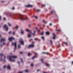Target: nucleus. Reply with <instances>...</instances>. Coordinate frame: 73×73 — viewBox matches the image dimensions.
I'll return each mask as SVG.
<instances>
[{
	"label": "nucleus",
	"instance_id": "obj_15",
	"mask_svg": "<svg viewBox=\"0 0 73 73\" xmlns=\"http://www.w3.org/2000/svg\"><path fill=\"white\" fill-rule=\"evenodd\" d=\"M34 46H29L28 47V48H32L34 47Z\"/></svg>",
	"mask_w": 73,
	"mask_h": 73
},
{
	"label": "nucleus",
	"instance_id": "obj_34",
	"mask_svg": "<svg viewBox=\"0 0 73 73\" xmlns=\"http://www.w3.org/2000/svg\"><path fill=\"white\" fill-rule=\"evenodd\" d=\"M17 48V46H15V48L14 49V50H16V49Z\"/></svg>",
	"mask_w": 73,
	"mask_h": 73
},
{
	"label": "nucleus",
	"instance_id": "obj_31",
	"mask_svg": "<svg viewBox=\"0 0 73 73\" xmlns=\"http://www.w3.org/2000/svg\"><path fill=\"white\" fill-rule=\"evenodd\" d=\"M15 35V32H13V36H14V35Z\"/></svg>",
	"mask_w": 73,
	"mask_h": 73
},
{
	"label": "nucleus",
	"instance_id": "obj_57",
	"mask_svg": "<svg viewBox=\"0 0 73 73\" xmlns=\"http://www.w3.org/2000/svg\"><path fill=\"white\" fill-rule=\"evenodd\" d=\"M12 9H13V10L15 9V8H14V7H13V8Z\"/></svg>",
	"mask_w": 73,
	"mask_h": 73
},
{
	"label": "nucleus",
	"instance_id": "obj_52",
	"mask_svg": "<svg viewBox=\"0 0 73 73\" xmlns=\"http://www.w3.org/2000/svg\"><path fill=\"white\" fill-rule=\"evenodd\" d=\"M50 41L51 42V43H52V41L51 40H50Z\"/></svg>",
	"mask_w": 73,
	"mask_h": 73
},
{
	"label": "nucleus",
	"instance_id": "obj_59",
	"mask_svg": "<svg viewBox=\"0 0 73 73\" xmlns=\"http://www.w3.org/2000/svg\"><path fill=\"white\" fill-rule=\"evenodd\" d=\"M38 25V27H40V25H39V24H38V25Z\"/></svg>",
	"mask_w": 73,
	"mask_h": 73
},
{
	"label": "nucleus",
	"instance_id": "obj_33",
	"mask_svg": "<svg viewBox=\"0 0 73 73\" xmlns=\"http://www.w3.org/2000/svg\"><path fill=\"white\" fill-rule=\"evenodd\" d=\"M31 66H33V63H32L31 64Z\"/></svg>",
	"mask_w": 73,
	"mask_h": 73
},
{
	"label": "nucleus",
	"instance_id": "obj_10",
	"mask_svg": "<svg viewBox=\"0 0 73 73\" xmlns=\"http://www.w3.org/2000/svg\"><path fill=\"white\" fill-rule=\"evenodd\" d=\"M17 44V43H16V42H13L12 43V45L13 46H16Z\"/></svg>",
	"mask_w": 73,
	"mask_h": 73
},
{
	"label": "nucleus",
	"instance_id": "obj_1",
	"mask_svg": "<svg viewBox=\"0 0 73 73\" xmlns=\"http://www.w3.org/2000/svg\"><path fill=\"white\" fill-rule=\"evenodd\" d=\"M17 58V56H9V60L11 61H13V62H15V60L14 59H13L12 58Z\"/></svg>",
	"mask_w": 73,
	"mask_h": 73
},
{
	"label": "nucleus",
	"instance_id": "obj_32",
	"mask_svg": "<svg viewBox=\"0 0 73 73\" xmlns=\"http://www.w3.org/2000/svg\"><path fill=\"white\" fill-rule=\"evenodd\" d=\"M56 31H58V32H60V29L56 30Z\"/></svg>",
	"mask_w": 73,
	"mask_h": 73
},
{
	"label": "nucleus",
	"instance_id": "obj_58",
	"mask_svg": "<svg viewBox=\"0 0 73 73\" xmlns=\"http://www.w3.org/2000/svg\"><path fill=\"white\" fill-rule=\"evenodd\" d=\"M43 27H45V25H43Z\"/></svg>",
	"mask_w": 73,
	"mask_h": 73
},
{
	"label": "nucleus",
	"instance_id": "obj_45",
	"mask_svg": "<svg viewBox=\"0 0 73 73\" xmlns=\"http://www.w3.org/2000/svg\"><path fill=\"white\" fill-rule=\"evenodd\" d=\"M20 46H18V48H19V49H20Z\"/></svg>",
	"mask_w": 73,
	"mask_h": 73
},
{
	"label": "nucleus",
	"instance_id": "obj_30",
	"mask_svg": "<svg viewBox=\"0 0 73 73\" xmlns=\"http://www.w3.org/2000/svg\"><path fill=\"white\" fill-rule=\"evenodd\" d=\"M41 35H44V32H42V33H41Z\"/></svg>",
	"mask_w": 73,
	"mask_h": 73
},
{
	"label": "nucleus",
	"instance_id": "obj_53",
	"mask_svg": "<svg viewBox=\"0 0 73 73\" xmlns=\"http://www.w3.org/2000/svg\"><path fill=\"white\" fill-rule=\"evenodd\" d=\"M4 19V20H5V19H6L5 18H4V19Z\"/></svg>",
	"mask_w": 73,
	"mask_h": 73
},
{
	"label": "nucleus",
	"instance_id": "obj_26",
	"mask_svg": "<svg viewBox=\"0 0 73 73\" xmlns=\"http://www.w3.org/2000/svg\"><path fill=\"white\" fill-rule=\"evenodd\" d=\"M31 37V35H28V37H29V38H30Z\"/></svg>",
	"mask_w": 73,
	"mask_h": 73
},
{
	"label": "nucleus",
	"instance_id": "obj_13",
	"mask_svg": "<svg viewBox=\"0 0 73 73\" xmlns=\"http://www.w3.org/2000/svg\"><path fill=\"white\" fill-rule=\"evenodd\" d=\"M45 33L47 35H50V33L48 31H47Z\"/></svg>",
	"mask_w": 73,
	"mask_h": 73
},
{
	"label": "nucleus",
	"instance_id": "obj_19",
	"mask_svg": "<svg viewBox=\"0 0 73 73\" xmlns=\"http://www.w3.org/2000/svg\"><path fill=\"white\" fill-rule=\"evenodd\" d=\"M7 68L9 69H11V67L10 66H7Z\"/></svg>",
	"mask_w": 73,
	"mask_h": 73
},
{
	"label": "nucleus",
	"instance_id": "obj_25",
	"mask_svg": "<svg viewBox=\"0 0 73 73\" xmlns=\"http://www.w3.org/2000/svg\"><path fill=\"white\" fill-rule=\"evenodd\" d=\"M3 56H4V55L2 54H0V56H1V57Z\"/></svg>",
	"mask_w": 73,
	"mask_h": 73
},
{
	"label": "nucleus",
	"instance_id": "obj_40",
	"mask_svg": "<svg viewBox=\"0 0 73 73\" xmlns=\"http://www.w3.org/2000/svg\"><path fill=\"white\" fill-rule=\"evenodd\" d=\"M53 12H54V11H51V13H53Z\"/></svg>",
	"mask_w": 73,
	"mask_h": 73
},
{
	"label": "nucleus",
	"instance_id": "obj_37",
	"mask_svg": "<svg viewBox=\"0 0 73 73\" xmlns=\"http://www.w3.org/2000/svg\"><path fill=\"white\" fill-rule=\"evenodd\" d=\"M38 39H37V38H35V40H36V41H37V40Z\"/></svg>",
	"mask_w": 73,
	"mask_h": 73
},
{
	"label": "nucleus",
	"instance_id": "obj_51",
	"mask_svg": "<svg viewBox=\"0 0 73 73\" xmlns=\"http://www.w3.org/2000/svg\"><path fill=\"white\" fill-rule=\"evenodd\" d=\"M50 25H52V23H50L49 24Z\"/></svg>",
	"mask_w": 73,
	"mask_h": 73
},
{
	"label": "nucleus",
	"instance_id": "obj_44",
	"mask_svg": "<svg viewBox=\"0 0 73 73\" xmlns=\"http://www.w3.org/2000/svg\"><path fill=\"white\" fill-rule=\"evenodd\" d=\"M5 42H3V45H5Z\"/></svg>",
	"mask_w": 73,
	"mask_h": 73
},
{
	"label": "nucleus",
	"instance_id": "obj_3",
	"mask_svg": "<svg viewBox=\"0 0 73 73\" xmlns=\"http://www.w3.org/2000/svg\"><path fill=\"white\" fill-rule=\"evenodd\" d=\"M26 31L27 32H30V33L31 34H32V35H33V36H35L36 35V31H34V33H32V32L29 29H27L26 30Z\"/></svg>",
	"mask_w": 73,
	"mask_h": 73
},
{
	"label": "nucleus",
	"instance_id": "obj_23",
	"mask_svg": "<svg viewBox=\"0 0 73 73\" xmlns=\"http://www.w3.org/2000/svg\"><path fill=\"white\" fill-rule=\"evenodd\" d=\"M8 25H9L10 27H11V23H8Z\"/></svg>",
	"mask_w": 73,
	"mask_h": 73
},
{
	"label": "nucleus",
	"instance_id": "obj_27",
	"mask_svg": "<svg viewBox=\"0 0 73 73\" xmlns=\"http://www.w3.org/2000/svg\"><path fill=\"white\" fill-rule=\"evenodd\" d=\"M30 55H31V53H30V52H29L28 53V56H30Z\"/></svg>",
	"mask_w": 73,
	"mask_h": 73
},
{
	"label": "nucleus",
	"instance_id": "obj_36",
	"mask_svg": "<svg viewBox=\"0 0 73 73\" xmlns=\"http://www.w3.org/2000/svg\"><path fill=\"white\" fill-rule=\"evenodd\" d=\"M3 68H6V66L5 65L4 66H3Z\"/></svg>",
	"mask_w": 73,
	"mask_h": 73
},
{
	"label": "nucleus",
	"instance_id": "obj_18",
	"mask_svg": "<svg viewBox=\"0 0 73 73\" xmlns=\"http://www.w3.org/2000/svg\"><path fill=\"white\" fill-rule=\"evenodd\" d=\"M63 43L64 44H65V45H68V42H64Z\"/></svg>",
	"mask_w": 73,
	"mask_h": 73
},
{
	"label": "nucleus",
	"instance_id": "obj_7",
	"mask_svg": "<svg viewBox=\"0 0 73 73\" xmlns=\"http://www.w3.org/2000/svg\"><path fill=\"white\" fill-rule=\"evenodd\" d=\"M34 53L35 54V56H34L32 57V60H33V59H35V58H36V55H37V53H36V52H34Z\"/></svg>",
	"mask_w": 73,
	"mask_h": 73
},
{
	"label": "nucleus",
	"instance_id": "obj_62",
	"mask_svg": "<svg viewBox=\"0 0 73 73\" xmlns=\"http://www.w3.org/2000/svg\"><path fill=\"white\" fill-rule=\"evenodd\" d=\"M35 28L36 29H37V27H35Z\"/></svg>",
	"mask_w": 73,
	"mask_h": 73
},
{
	"label": "nucleus",
	"instance_id": "obj_49",
	"mask_svg": "<svg viewBox=\"0 0 73 73\" xmlns=\"http://www.w3.org/2000/svg\"><path fill=\"white\" fill-rule=\"evenodd\" d=\"M23 52H20V54H23Z\"/></svg>",
	"mask_w": 73,
	"mask_h": 73
},
{
	"label": "nucleus",
	"instance_id": "obj_8",
	"mask_svg": "<svg viewBox=\"0 0 73 73\" xmlns=\"http://www.w3.org/2000/svg\"><path fill=\"white\" fill-rule=\"evenodd\" d=\"M19 42L21 45H24V42L23 40H19Z\"/></svg>",
	"mask_w": 73,
	"mask_h": 73
},
{
	"label": "nucleus",
	"instance_id": "obj_48",
	"mask_svg": "<svg viewBox=\"0 0 73 73\" xmlns=\"http://www.w3.org/2000/svg\"><path fill=\"white\" fill-rule=\"evenodd\" d=\"M38 11H41V10H40L39 9H37Z\"/></svg>",
	"mask_w": 73,
	"mask_h": 73
},
{
	"label": "nucleus",
	"instance_id": "obj_39",
	"mask_svg": "<svg viewBox=\"0 0 73 73\" xmlns=\"http://www.w3.org/2000/svg\"><path fill=\"white\" fill-rule=\"evenodd\" d=\"M37 31L38 32H40V30H37Z\"/></svg>",
	"mask_w": 73,
	"mask_h": 73
},
{
	"label": "nucleus",
	"instance_id": "obj_21",
	"mask_svg": "<svg viewBox=\"0 0 73 73\" xmlns=\"http://www.w3.org/2000/svg\"><path fill=\"white\" fill-rule=\"evenodd\" d=\"M43 23H44V24H46V23H47V22L45 21L44 20H43Z\"/></svg>",
	"mask_w": 73,
	"mask_h": 73
},
{
	"label": "nucleus",
	"instance_id": "obj_11",
	"mask_svg": "<svg viewBox=\"0 0 73 73\" xmlns=\"http://www.w3.org/2000/svg\"><path fill=\"white\" fill-rule=\"evenodd\" d=\"M5 41V39L2 38L1 40V42H2L3 41Z\"/></svg>",
	"mask_w": 73,
	"mask_h": 73
},
{
	"label": "nucleus",
	"instance_id": "obj_28",
	"mask_svg": "<svg viewBox=\"0 0 73 73\" xmlns=\"http://www.w3.org/2000/svg\"><path fill=\"white\" fill-rule=\"evenodd\" d=\"M41 61L42 63H44V62H43V59L42 58L41 59Z\"/></svg>",
	"mask_w": 73,
	"mask_h": 73
},
{
	"label": "nucleus",
	"instance_id": "obj_56",
	"mask_svg": "<svg viewBox=\"0 0 73 73\" xmlns=\"http://www.w3.org/2000/svg\"><path fill=\"white\" fill-rule=\"evenodd\" d=\"M25 11H24L23 12V13H25Z\"/></svg>",
	"mask_w": 73,
	"mask_h": 73
},
{
	"label": "nucleus",
	"instance_id": "obj_64",
	"mask_svg": "<svg viewBox=\"0 0 73 73\" xmlns=\"http://www.w3.org/2000/svg\"><path fill=\"white\" fill-rule=\"evenodd\" d=\"M72 64H73V61L72 62Z\"/></svg>",
	"mask_w": 73,
	"mask_h": 73
},
{
	"label": "nucleus",
	"instance_id": "obj_61",
	"mask_svg": "<svg viewBox=\"0 0 73 73\" xmlns=\"http://www.w3.org/2000/svg\"><path fill=\"white\" fill-rule=\"evenodd\" d=\"M31 25H29V27H31Z\"/></svg>",
	"mask_w": 73,
	"mask_h": 73
},
{
	"label": "nucleus",
	"instance_id": "obj_24",
	"mask_svg": "<svg viewBox=\"0 0 73 73\" xmlns=\"http://www.w3.org/2000/svg\"><path fill=\"white\" fill-rule=\"evenodd\" d=\"M41 38H42V39H43V40H44V39H45V38H44V37L43 36H42L41 37Z\"/></svg>",
	"mask_w": 73,
	"mask_h": 73
},
{
	"label": "nucleus",
	"instance_id": "obj_14",
	"mask_svg": "<svg viewBox=\"0 0 73 73\" xmlns=\"http://www.w3.org/2000/svg\"><path fill=\"white\" fill-rule=\"evenodd\" d=\"M44 64L46 66H49V64H48L46 62L44 63Z\"/></svg>",
	"mask_w": 73,
	"mask_h": 73
},
{
	"label": "nucleus",
	"instance_id": "obj_38",
	"mask_svg": "<svg viewBox=\"0 0 73 73\" xmlns=\"http://www.w3.org/2000/svg\"><path fill=\"white\" fill-rule=\"evenodd\" d=\"M45 54H48L49 53L48 52H45Z\"/></svg>",
	"mask_w": 73,
	"mask_h": 73
},
{
	"label": "nucleus",
	"instance_id": "obj_35",
	"mask_svg": "<svg viewBox=\"0 0 73 73\" xmlns=\"http://www.w3.org/2000/svg\"><path fill=\"white\" fill-rule=\"evenodd\" d=\"M42 7H45V5H42Z\"/></svg>",
	"mask_w": 73,
	"mask_h": 73
},
{
	"label": "nucleus",
	"instance_id": "obj_54",
	"mask_svg": "<svg viewBox=\"0 0 73 73\" xmlns=\"http://www.w3.org/2000/svg\"><path fill=\"white\" fill-rule=\"evenodd\" d=\"M18 73H23L22 72H21V71L19 72Z\"/></svg>",
	"mask_w": 73,
	"mask_h": 73
},
{
	"label": "nucleus",
	"instance_id": "obj_17",
	"mask_svg": "<svg viewBox=\"0 0 73 73\" xmlns=\"http://www.w3.org/2000/svg\"><path fill=\"white\" fill-rule=\"evenodd\" d=\"M18 28H19V26H18V25H17L15 27V28L17 29H18Z\"/></svg>",
	"mask_w": 73,
	"mask_h": 73
},
{
	"label": "nucleus",
	"instance_id": "obj_2",
	"mask_svg": "<svg viewBox=\"0 0 73 73\" xmlns=\"http://www.w3.org/2000/svg\"><path fill=\"white\" fill-rule=\"evenodd\" d=\"M19 19H20L21 20L23 21L24 20H28V17H27L26 18H24L22 15H20L19 16Z\"/></svg>",
	"mask_w": 73,
	"mask_h": 73
},
{
	"label": "nucleus",
	"instance_id": "obj_22",
	"mask_svg": "<svg viewBox=\"0 0 73 73\" xmlns=\"http://www.w3.org/2000/svg\"><path fill=\"white\" fill-rule=\"evenodd\" d=\"M21 62H22V63H23L24 62H23V59L21 58Z\"/></svg>",
	"mask_w": 73,
	"mask_h": 73
},
{
	"label": "nucleus",
	"instance_id": "obj_6",
	"mask_svg": "<svg viewBox=\"0 0 73 73\" xmlns=\"http://www.w3.org/2000/svg\"><path fill=\"white\" fill-rule=\"evenodd\" d=\"M13 40H15V38L13 37H9V40L10 41H12Z\"/></svg>",
	"mask_w": 73,
	"mask_h": 73
},
{
	"label": "nucleus",
	"instance_id": "obj_55",
	"mask_svg": "<svg viewBox=\"0 0 73 73\" xmlns=\"http://www.w3.org/2000/svg\"><path fill=\"white\" fill-rule=\"evenodd\" d=\"M39 70H40V69H38L37 70V72H38L39 71Z\"/></svg>",
	"mask_w": 73,
	"mask_h": 73
},
{
	"label": "nucleus",
	"instance_id": "obj_63",
	"mask_svg": "<svg viewBox=\"0 0 73 73\" xmlns=\"http://www.w3.org/2000/svg\"><path fill=\"white\" fill-rule=\"evenodd\" d=\"M1 19V16H0V20Z\"/></svg>",
	"mask_w": 73,
	"mask_h": 73
},
{
	"label": "nucleus",
	"instance_id": "obj_50",
	"mask_svg": "<svg viewBox=\"0 0 73 73\" xmlns=\"http://www.w3.org/2000/svg\"><path fill=\"white\" fill-rule=\"evenodd\" d=\"M0 60H1V61H2V58H0Z\"/></svg>",
	"mask_w": 73,
	"mask_h": 73
},
{
	"label": "nucleus",
	"instance_id": "obj_43",
	"mask_svg": "<svg viewBox=\"0 0 73 73\" xmlns=\"http://www.w3.org/2000/svg\"><path fill=\"white\" fill-rule=\"evenodd\" d=\"M29 46H34V45L33 44H31V45H29Z\"/></svg>",
	"mask_w": 73,
	"mask_h": 73
},
{
	"label": "nucleus",
	"instance_id": "obj_9",
	"mask_svg": "<svg viewBox=\"0 0 73 73\" xmlns=\"http://www.w3.org/2000/svg\"><path fill=\"white\" fill-rule=\"evenodd\" d=\"M25 7H31V8H32V7H33V5H26Z\"/></svg>",
	"mask_w": 73,
	"mask_h": 73
},
{
	"label": "nucleus",
	"instance_id": "obj_60",
	"mask_svg": "<svg viewBox=\"0 0 73 73\" xmlns=\"http://www.w3.org/2000/svg\"><path fill=\"white\" fill-rule=\"evenodd\" d=\"M1 3H3V2H4V1H1Z\"/></svg>",
	"mask_w": 73,
	"mask_h": 73
},
{
	"label": "nucleus",
	"instance_id": "obj_41",
	"mask_svg": "<svg viewBox=\"0 0 73 73\" xmlns=\"http://www.w3.org/2000/svg\"><path fill=\"white\" fill-rule=\"evenodd\" d=\"M42 54H45V52H42Z\"/></svg>",
	"mask_w": 73,
	"mask_h": 73
},
{
	"label": "nucleus",
	"instance_id": "obj_4",
	"mask_svg": "<svg viewBox=\"0 0 73 73\" xmlns=\"http://www.w3.org/2000/svg\"><path fill=\"white\" fill-rule=\"evenodd\" d=\"M6 15L7 16H10V17H13V14L10 13H7Z\"/></svg>",
	"mask_w": 73,
	"mask_h": 73
},
{
	"label": "nucleus",
	"instance_id": "obj_29",
	"mask_svg": "<svg viewBox=\"0 0 73 73\" xmlns=\"http://www.w3.org/2000/svg\"><path fill=\"white\" fill-rule=\"evenodd\" d=\"M35 18L36 19H38V18L37 17V16H34Z\"/></svg>",
	"mask_w": 73,
	"mask_h": 73
},
{
	"label": "nucleus",
	"instance_id": "obj_20",
	"mask_svg": "<svg viewBox=\"0 0 73 73\" xmlns=\"http://www.w3.org/2000/svg\"><path fill=\"white\" fill-rule=\"evenodd\" d=\"M25 72H26V73H28L29 72V70H25Z\"/></svg>",
	"mask_w": 73,
	"mask_h": 73
},
{
	"label": "nucleus",
	"instance_id": "obj_42",
	"mask_svg": "<svg viewBox=\"0 0 73 73\" xmlns=\"http://www.w3.org/2000/svg\"><path fill=\"white\" fill-rule=\"evenodd\" d=\"M3 62H5V59L3 60Z\"/></svg>",
	"mask_w": 73,
	"mask_h": 73
},
{
	"label": "nucleus",
	"instance_id": "obj_46",
	"mask_svg": "<svg viewBox=\"0 0 73 73\" xmlns=\"http://www.w3.org/2000/svg\"><path fill=\"white\" fill-rule=\"evenodd\" d=\"M20 62L19 61H18L17 62V63L18 64H20Z\"/></svg>",
	"mask_w": 73,
	"mask_h": 73
},
{
	"label": "nucleus",
	"instance_id": "obj_16",
	"mask_svg": "<svg viewBox=\"0 0 73 73\" xmlns=\"http://www.w3.org/2000/svg\"><path fill=\"white\" fill-rule=\"evenodd\" d=\"M21 33H22V34H23L24 33V31H23L22 29H21Z\"/></svg>",
	"mask_w": 73,
	"mask_h": 73
},
{
	"label": "nucleus",
	"instance_id": "obj_47",
	"mask_svg": "<svg viewBox=\"0 0 73 73\" xmlns=\"http://www.w3.org/2000/svg\"><path fill=\"white\" fill-rule=\"evenodd\" d=\"M11 31H10L9 33V34H11Z\"/></svg>",
	"mask_w": 73,
	"mask_h": 73
},
{
	"label": "nucleus",
	"instance_id": "obj_5",
	"mask_svg": "<svg viewBox=\"0 0 73 73\" xmlns=\"http://www.w3.org/2000/svg\"><path fill=\"white\" fill-rule=\"evenodd\" d=\"M4 28L5 29L6 31H8V26L7 25H4Z\"/></svg>",
	"mask_w": 73,
	"mask_h": 73
},
{
	"label": "nucleus",
	"instance_id": "obj_12",
	"mask_svg": "<svg viewBox=\"0 0 73 73\" xmlns=\"http://www.w3.org/2000/svg\"><path fill=\"white\" fill-rule=\"evenodd\" d=\"M53 36H54L52 38H53V39H54H54H55L56 38V35H55V33H53Z\"/></svg>",
	"mask_w": 73,
	"mask_h": 73
}]
</instances>
